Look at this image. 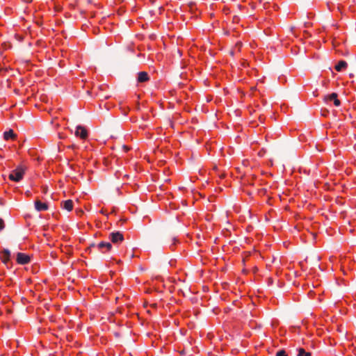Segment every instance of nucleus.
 Segmentation results:
<instances>
[{
  "label": "nucleus",
  "mask_w": 356,
  "mask_h": 356,
  "mask_svg": "<svg viewBox=\"0 0 356 356\" xmlns=\"http://www.w3.org/2000/svg\"><path fill=\"white\" fill-rule=\"evenodd\" d=\"M97 247L99 250L105 253L111 250L112 248V245L109 242L102 241L97 245Z\"/></svg>",
  "instance_id": "423d86ee"
},
{
  "label": "nucleus",
  "mask_w": 356,
  "mask_h": 356,
  "mask_svg": "<svg viewBox=\"0 0 356 356\" xmlns=\"http://www.w3.org/2000/svg\"><path fill=\"white\" fill-rule=\"evenodd\" d=\"M0 258L1 261L6 265L10 259V252L7 249H4L1 252Z\"/></svg>",
  "instance_id": "6e6552de"
},
{
  "label": "nucleus",
  "mask_w": 356,
  "mask_h": 356,
  "mask_svg": "<svg viewBox=\"0 0 356 356\" xmlns=\"http://www.w3.org/2000/svg\"><path fill=\"white\" fill-rule=\"evenodd\" d=\"M35 209L38 211H44L49 209V207L46 202H42L40 200H36L35 202Z\"/></svg>",
  "instance_id": "0eeeda50"
},
{
  "label": "nucleus",
  "mask_w": 356,
  "mask_h": 356,
  "mask_svg": "<svg viewBox=\"0 0 356 356\" xmlns=\"http://www.w3.org/2000/svg\"><path fill=\"white\" fill-rule=\"evenodd\" d=\"M297 356H312V354L309 352H306L304 348H299Z\"/></svg>",
  "instance_id": "ddd939ff"
},
{
  "label": "nucleus",
  "mask_w": 356,
  "mask_h": 356,
  "mask_svg": "<svg viewBox=\"0 0 356 356\" xmlns=\"http://www.w3.org/2000/svg\"><path fill=\"white\" fill-rule=\"evenodd\" d=\"M324 101L327 104H329V103L333 102V104L335 106H339L341 104V102L338 99V95L335 92H333L330 95L325 96Z\"/></svg>",
  "instance_id": "f03ea898"
},
{
  "label": "nucleus",
  "mask_w": 356,
  "mask_h": 356,
  "mask_svg": "<svg viewBox=\"0 0 356 356\" xmlns=\"http://www.w3.org/2000/svg\"><path fill=\"white\" fill-rule=\"evenodd\" d=\"M3 138L6 140H14V139H15L16 136L14 134L13 131L12 129H10L9 131L4 132Z\"/></svg>",
  "instance_id": "f8f14e48"
},
{
  "label": "nucleus",
  "mask_w": 356,
  "mask_h": 356,
  "mask_svg": "<svg viewBox=\"0 0 356 356\" xmlns=\"http://www.w3.org/2000/svg\"><path fill=\"white\" fill-rule=\"evenodd\" d=\"M149 80V76L146 72H140L138 74L137 81L138 83L147 82Z\"/></svg>",
  "instance_id": "1a4fd4ad"
},
{
  "label": "nucleus",
  "mask_w": 356,
  "mask_h": 356,
  "mask_svg": "<svg viewBox=\"0 0 356 356\" xmlns=\"http://www.w3.org/2000/svg\"><path fill=\"white\" fill-rule=\"evenodd\" d=\"M62 207L64 209L71 211L73 209L74 204L72 200H67L62 202Z\"/></svg>",
  "instance_id": "9d476101"
},
{
  "label": "nucleus",
  "mask_w": 356,
  "mask_h": 356,
  "mask_svg": "<svg viewBox=\"0 0 356 356\" xmlns=\"http://www.w3.org/2000/svg\"><path fill=\"white\" fill-rule=\"evenodd\" d=\"M109 238L113 243H119L123 241V234L120 232H112L109 235Z\"/></svg>",
  "instance_id": "39448f33"
},
{
  "label": "nucleus",
  "mask_w": 356,
  "mask_h": 356,
  "mask_svg": "<svg viewBox=\"0 0 356 356\" xmlns=\"http://www.w3.org/2000/svg\"><path fill=\"white\" fill-rule=\"evenodd\" d=\"M4 228V222L0 218V231Z\"/></svg>",
  "instance_id": "2eb2a0df"
},
{
  "label": "nucleus",
  "mask_w": 356,
  "mask_h": 356,
  "mask_svg": "<svg viewBox=\"0 0 356 356\" xmlns=\"http://www.w3.org/2000/svg\"><path fill=\"white\" fill-rule=\"evenodd\" d=\"M26 170V168L24 165L17 166L16 168L10 172L8 176L9 179L15 182L20 181L24 177Z\"/></svg>",
  "instance_id": "f257e3e1"
},
{
  "label": "nucleus",
  "mask_w": 356,
  "mask_h": 356,
  "mask_svg": "<svg viewBox=\"0 0 356 356\" xmlns=\"http://www.w3.org/2000/svg\"><path fill=\"white\" fill-rule=\"evenodd\" d=\"M348 66L347 63L345 60H340L336 65H335V70L337 72H341L343 70H345Z\"/></svg>",
  "instance_id": "9b49d317"
},
{
  "label": "nucleus",
  "mask_w": 356,
  "mask_h": 356,
  "mask_svg": "<svg viewBox=\"0 0 356 356\" xmlns=\"http://www.w3.org/2000/svg\"><path fill=\"white\" fill-rule=\"evenodd\" d=\"M22 1L26 3H31L33 0H22Z\"/></svg>",
  "instance_id": "dca6fc26"
},
{
  "label": "nucleus",
  "mask_w": 356,
  "mask_h": 356,
  "mask_svg": "<svg viewBox=\"0 0 356 356\" xmlns=\"http://www.w3.org/2000/svg\"><path fill=\"white\" fill-rule=\"evenodd\" d=\"M75 136L82 140H86L88 136V131L85 127L81 125L77 126L75 131Z\"/></svg>",
  "instance_id": "20e7f679"
},
{
  "label": "nucleus",
  "mask_w": 356,
  "mask_h": 356,
  "mask_svg": "<svg viewBox=\"0 0 356 356\" xmlns=\"http://www.w3.org/2000/svg\"><path fill=\"white\" fill-rule=\"evenodd\" d=\"M124 149H126V151H128V150H129V148H128L127 146H124Z\"/></svg>",
  "instance_id": "f3484780"
},
{
  "label": "nucleus",
  "mask_w": 356,
  "mask_h": 356,
  "mask_svg": "<svg viewBox=\"0 0 356 356\" xmlns=\"http://www.w3.org/2000/svg\"><path fill=\"white\" fill-rule=\"evenodd\" d=\"M276 356H288L284 350H280L276 353Z\"/></svg>",
  "instance_id": "4468645a"
},
{
  "label": "nucleus",
  "mask_w": 356,
  "mask_h": 356,
  "mask_svg": "<svg viewBox=\"0 0 356 356\" xmlns=\"http://www.w3.org/2000/svg\"><path fill=\"white\" fill-rule=\"evenodd\" d=\"M16 261L19 264L24 265L31 261V258L25 253L18 252L16 256Z\"/></svg>",
  "instance_id": "7ed1b4c3"
}]
</instances>
